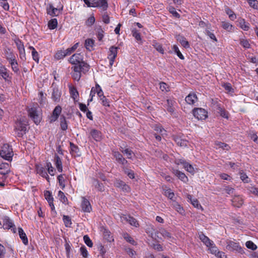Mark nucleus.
<instances>
[{
  "label": "nucleus",
  "mask_w": 258,
  "mask_h": 258,
  "mask_svg": "<svg viewBox=\"0 0 258 258\" xmlns=\"http://www.w3.org/2000/svg\"><path fill=\"white\" fill-rule=\"evenodd\" d=\"M18 232H19V234L20 237L22 239L23 243L25 245H27L28 243V238H27V237L25 233L22 229V228L19 227L18 228Z\"/></svg>",
  "instance_id": "c756f323"
},
{
  "label": "nucleus",
  "mask_w": 258,
  "mask_h": 258,
  "mask_svg": "<svg viewBox=\"0 0 258 258\" xmlns=\"http://www.w3.org/2000/svg\"><path fill=\"white\" fill-rule=\"evenodd\" d=\"M0 6L3 7L5 11H9V5L7 0H0Z\"/></svg>",
  "instance_id": "69168bd1"
},
{
  "label": "nucleus",
  "mask_w": 258,
  "mask_h": 258,
  "mask_svg": "<svg viewBox=\"0 0 258 258\" xmlns=\"http://www.w3.org/2000/svg\"><path fill=\"white\" fill-rule=\"evenodd\" d=\"M96 35L99 41H101L104 37V31L101 26H97L95 28Z\"/></svg>",
  "instance_id": "c9c22d12"
},
{
  "label": "nucleus",
  "mask_w": 258,
  "mask_h": 258,
  "mask_svg": "<svg viewBox=\"0 0 258 258\" xmlns=\"http://www.w3.org/2000/svg\"><path fill=\"white\" fill-rule=\"evenodd\" d=\"M44 196H45V199L47 201L48 203L49 202L53 201V198L52 197L51 193L49 191H48V190L45 191H44Z\"/></svg>",
  "instance_id": "6e6d98bb"
},
{
  "label": "nucleus",
  "mask_w": 258,
  "mask_h": 258,
  "mask_svg": "<svg viewBox=\"0 0 258 258\" xmlns=\"http://www.w3.org/2000/svg\"><path fill=\"white\" fill-rule=\"evenodd\" d=\"M57 20L55 18L51 19L48 23V27L50 29H54L57 27Z\"/></svg>",
  "instance_id": "a19ab883"
},
{
  "label": "nucleus",
  "mask_w": 258,
  "mask_h": 258,
  "mask_svg": "<svg viewBox=\"0 0 258 258\" xmlns=\"http://www.w3.org/2000/svg\"><path fill=\"white\" fill-rule=\"evenodd\" d=\"M232 204L234 207L239 208L240 207L242 204H243V201L242 199L239 196H235L232 200Z\"/></svg>",
  "instance_id": "4be33fe9"
},
{
  "label": "nucleus",
  "mask_w": 258,
  "mask_h": 258,
  "mask_svg": "<svg viewBox=\"0 0 258 258\" xmlns=\"http://www.w3.org/2000/svg\"><path fill=\"white\" fill-rule=\"evenodd\" d=\"M70 145L71 148V154L75 156L76 155L79 156V149L78 147L72 142L70 143Z\"/></svg>",
  "instance_id": "72a5a7b5"
},
{
  "label": "nucleus",
  "mask_w": 258,
  "mask_h": 258,
  "mask_svg": "<svg viewBox=\"0 0 258 258\" xmlns=\"http://www.w3.org/2000/svg\"><path fill=\"white\" fill-rule=\"evenodd\" d=\"M164 194L170 200H172L174 196V192H173L170 188L165 190Z\"/></svg>",
  "instance_id": "0e129e2a"
},
{
  "label": "nucleus",
  "mask_w": 258,
  "mask_h": 258,
  "mask_svg": "<svg viewBox=\"0 0 258 258\" xmlns=\"http://www.w3.org/2000/svg\"><path fill=\"white\" fill-rule=\"evenodd\" d=\"M173 140L180 147H185L187 146L188 142L186 140L182 139L180 137L177 136L173 137Z\"/></svg>",
  "instance_id": "b1692460"
},
{
  "label": "nucleus",
  "mask_w": 258,
  "mask_h": 258,
  "mask_svg": "<svg viewBox=\"0 0 258 258\" xmlns=\"http://www.w3.org/2000/svg\"><path fill=\"white\" fill-rule=\"evenodd\" d=\"M60 127L62 131H66L68 128V124L66 118L64 116H61L60 118Z\"/></svg>",
  "instance_id": "c03bdc74"
},
{
  "label": "nucleus",
  "mask_w": 258,
  "mask_h": 258,
  "mask_svg": "<svg viewBox=\"0 0 258 258\" xmlns=\"http://www.w3.org/2000/svg\"><path fill=\"white\" fill-rule=\"evenodd\" d=\"M80 252L81 255L84 258H88V251L85 246H82L80 248Z\"/></svg>",
  "instance_id": "338daca9"
},
{
  "label": "nucleus",
  "mask_w": 258,
  "mask_h": 258,
  "mask_svg": "<svg viewBox=\"0 0 258 258\" xmlns=\"http://www.w3.org/2000/svg\"><path fill=\"white\" fill-rule=\"evenodd\" d=\"M238 25L244 31H247L249 28V23L245 22V20L240 18L237 21Z\"/></svg>",
  "instance_id": "cd10ccee"
},
{
  "label": "nucleus",
  "mask_w": 258,
  "mask_h": 258,
  "mask_svg": "<svg viewBox=\"0 0 258 258\" xmlns=\"http://www.w3.org/2000/svg\"><path fill=\"white\" fill-rule=\"evenodd\" d=\"M4 54L6 59L9 61L16 58V56L13 53V51L9 47H6L4 49Z\"/></svg>",
  "instance_id": "dca6fc26"
},
{
  "label": "nucleus",
  "mask_w": 258,
  "mask_h": 258,
  "mask_svg": "<svg viewBox=\"0 0 258 258\" xmlns=\"http://www.w3.org/2000/svg\"><path fill=\"white\" fill-rule=\"evenodd\" d=\"M187 199L190 201L191 204L198 209H202V206L199 204V201L196 199H192V196L190 195H187Z\"/></svg>",
  "instance_id": "f704fd0d"
},
{
  "label": "nucleus",
  "mask_w": 258,
  "mask_h": 258,
  "mask_svg": "<svg viewBox=\"0 0 258 258\" xmlns=\"http://www.w3.org/2000/svg\"><path fill=\"white\" fill-rule=\"evenodd\" d=\"M14 41L19 50L20 58L23 60H25L26 54L23 43L19 38L16 39Z\"/></svg>",
  "instance_id": "0eeeda50"
},
{
  "label": "nucleus",
  "mask_w": 258,
  "mask_h": 258,
  "mask_svg": "<svg viewBox=\"0 0 258 258\" xmlns=\"http://www.w3.org/2000/svg\"><path fill=\"white\" fill-rule=\"evenodd\" d=\"M74 65V66L72 68V69H73L74 72L78 73L88 71L89 67V66L85 62H82L81 63Z\"/></svg>",
  "instance_id": "9d476101"
},
{
  "label": "nucleus",
  "mask_w": 258,
  "mask_h": 258,
  "mask_svg": "<svg viewBox=\"0 0 258 258\" xmlns=\"http://www.w3.org/2000/svg\"><path fill=\"white\" fill-rule=\"evenodd\" d=\"M67 55H68V54L66 50H60L58 51L56 53V54L55 55V57L57 59H60L63 58L64 57H65Z\"/></svg>",
  "instance_id": "58836bf2"
},
{
  "label": "nucleus",
  "mask_w": 258,
  "mask_h": 258,
  "mask_svg": "<svg viewBox=\"0 0 258 258\" xmlns=\"http://www.w3.org/2000/svg\"><path fill=\"white\" fill-rule=\"evenodd\" d=\"M174 51L176 53L177 55L181 59H184V57L183 55L182 54V53L180 52V51L179 50V48L178 46L176 45H174L173 46L172 48Z\"/></svg>",
  "instance_id": "052dcab7"
},
{
  "label": "nucleus",
  "mask_w": 258,
  "mask_h": 258,
  "mask_svg": "<svg viewBox=\"0 0 258 258\" xmlns=\"http://www.w3.org/2000/svg\"><path fill=\"white\" fill-rule=\"evenodd\" d=\"M81 207L82 210L85 212H90L92 209L90 202L85 197H82Z\"/></svg>",
  "instance_id": "a211bd4d"
},
{
  "label": "nucleus",
  "mask_w": 258,
  "mask_h": 258,
  "mask_svg": "<svg viewBox=\"0 0 258 258\" xmlns=\"http://www.w3.org/2000/svg\"><path fill=\"white\" fill-rule=\"evenodd\" d=\"M173 173L183 182H186V180H187V177L185 174L178 170L174 169L173 170Z\"/></svg>",
  "instance_id": "c85d7f7f"
},
{
  "label": "nucleus",
  "mask_w": 258,
  "mask_h": 258,
  "mask_svg": "<svg viewBox=\"0 0 258 258\" xmlns=\"http://www.w3.org/2000/svg\"><path fill=\"white\" fill-rule=\"evenodd\" d=\"M166 110L171 114H173L174 113V108L173 107V101L171 100L167 99L166 101Z\"/></svg>",
  "instance_id": "e433bc0d"
},
{
  "label": "nucleus",
  "mask_w": 258,
  "mask_h": 258,
  "mask_svg": "<svg viewBox=\"0 0 258 258\" xmlns=\"http://www.w3.org/2000/svg\"><path fill=\"white\" fill-rule=\"evenodd\" d=\"M246 246L251 250H255L257 248L256 245L251 241H248L245 243Z\"/></svg>",
  "instance_id": "680f3d73"
},
{
  "label": "nucleus",
  "mask_w": 258,
  "mask_h": 258,
  "mask_svg": "<svg viewBox=\"0 0 258 258\" xmlns=\"http://www.w3.org/2000/svg\"><path fill=\"white\" fill-rule=\"evenodd\" d=\"M122 221H126L130 223L131 225L137 227L139 226V223L137 220L134 217L130 215H123L121 217Z\"/></svg>",
  "instance_id": "2eb2a0df"
},
{
  "label": "nucleus",
  "mask_w": 258,
  "mask_h": 258,
  "mask_svg": "<svg viewBox=\"0 0 258 258\" xmlns=\"http://www.w3.org/2000/svg\"><path fill=\"white\" fill-rule=\"evenodd\" d=\"M125 252L132 258H135V255L136 252L135 250L131 248L125 247L124 248Z\"/></svg>",
  "instance_id": "e2e57ef3"
},
{
  "label": "nucleus",
  "mask_w": 258,
  "mask_h": 258,
  "mask_svg": "<svg viewBox=\"0 0 258 258\" xmlns=\"http://www.w3.org/2000/svg\"><path fill=\"white\" fill-rule=\"evenodd\" d=\"M217 110L218 113L220 114L221 116L226 118H228V113L224 109H223L220 106L218 105Z\"/></svg>",
  "instance_id": "5fc2aeb1"
},
{
  "label": "nucleus",
  "mask_w": 258,
  "mask_h": 258,
  "mask_svg": "<svg viewBox=\"0 0 258 258\" xmlns=\"http://www.w3.org/2000/svg\"><path fill=\"white\" fill-rule=\"evenodd\" d=\"M222 27L223 29L229 32L232 31L233 29V25L227 22H222Z\"/></svg>",
  "instance_id": "37998d69"
},
{
  "label": "nucleus",
  "mask_w": 258,
  "mask_h": 258,
  "mask_svg": "<svg viewBox=\"0 0 258 258\" xmlns=\"http://www.w3.org/2000/svg\"><path fill=\"white\" fill-rule=\"evenodd\" d=\"M194 116L200 119H205L208 117L207 111L202 108H195L192 110Z\"/></svg>",
  "instance_id": "423d86ee"
},
{
  "label": "nucleus",
  "mask_w": 258,
  "mask_h": 258,
  "mask_svg": "<svg viewBox=\"0 0 258 258\" xmlns=\"http://www.w3.org/2000/svg\"><path fill=\"white\" fill-rule=\"evenodd\" d=\"M93 7L98 8L105 11L108 8L107 1V0H96L95 5Z\"/></svg>",
  "instance_id": "f3484780"
},
{
  "label": "nucleus",
  "mask_w": 258,
  "mask_h": 258,
  "mask_svg": "<svg viewBox=\"0 0 258 258\" xmlns=\"http://www.w3.org/2000/svg\"><path fill=\"white\" fill-rule=\"evenodd\" d=\"M210 252L213 254L216 255L218 251V248L216 246L214 242H212V245L208 246Z\"/></svg>",
  "instance_id": "13d9d810"
},
{
  "label": "nucleus",
  "mask_w": 258,
  "mask_h": 258,
  "mask_svg": "<svg viewBox=\"0 0 258 258\" xmlns=\"http://www.w3.org/2000/svg\"><path fill=\"white\" fill-rule=\"evenodd\" d=\"M199 238L207 246L212 245L213 241L202 232L199 233Z\"/></svg>",
  "instance_id": "5701e85b"
},
{
  "label": "nucleus",
  "mask_w": 258,
  "mask_h": 258,
  "mask_svg": "<svg viewBox=\"0 0 258 258\" xmlns=\"http://www.w3.org/2000/svg\"><path fill=\"white\" fill-rule=\"evenodd\" d=\"M52 92L51 95L52 99L55 102H58L60 101L61 93V91L55 86H52Z\"/></svg>",
  "instance_id": "4468645a"
},
{
  "label": "nucleus",
  "mask_w": 258,
  "mask_h": 258,
  "mask_svg": "<svg viewBox=\"0 0 258 258\" xmlns=\"http://www.w3.org/2000/svg\"><path fill=\"white\" fill-rule=\"evenodd\" d=\"M58 196L61 202L64 204H67L68 202V199L62 191L59 190L58 193Z\"/></svg>",
  "instance_id": "8fccbe9b"
},
{
  "label": "nucleus",
  "mask_w": 258,
  "mask_h": 258,
  "mask_svg": "<svg viewBox=\"0 0 258 258\" xmlns=\"http://www.w3.org/2000/svg\"><path fill=\"white\" fill-rule=\"evenodd\" d=\"M215 145L219 148H222L223 150H228L230 147L228 145L221 142H216Z\"/></svg>",
  "instance_id": "3c124183"
},
{
  "label": "nucleus",
  "mask_w": 258,
  "mask_h": 258,
  "mask_svg": "<svg viewBox=\"0 0 258 258\" xmlns=\"http://www.w3.org/2000/svg\"><path fill=\"white\" fill-rule=\"evenodd\" d=\"M63 221L64 225L67 227H71L72 224L71 219L69 216L63 215Z\"/></svg>",
  "instance_id": "864d4df0"
},
{
  "label": "nucleus",
  "mask_w": 258,
  "mask_h": 258,
  "mask_svg": "<svg viewBox=\"0 0 258 258\" xmlns=\"http://www.w3.org/2000/svg\"><path fill=\"white\" fill-rule=\"evenodd\" d=\"M113 156L115 158L116 160L119 164L123 165L127 163V161L123 157V156L118 151L114 152Z\"/></svg>",
  "instance_id": "6ab92c4d"
},
{
  "label": "nucleus",
  "mask_w": 258,
  "mask_h": 258,
  "mask_svg": "<svg viewBox=\"0 0 258 258\" xmlns=\"http://www.w3.org/2000/svg\"><path fill=\"white\" fill-rule=\"evenodd\" d=\"M0 155L4 159L11 161L14 155L12 147L7 144H4L0 151Z\"/></svg>",
  "instance_id": "7ed1b4c3"
},
{
  "label": "nucleus",
  "mask_w": 258,
  "mask_h": 258,
  "mask_svg": "<svg viewBox=\"0 0 258 258\" xmlns=\"http://www.w3.org/2000/svg\"><path fill=\"white\" fill-rule=\"evenodd\" d=\"M37 173L40 174L42 177L45 178L47 181H48L49 176L47 174L45 167H43L42 166H38L37 167Z\"/></svg>",
  "instance_id": "393cba45"
},
{
  "label": "nucleus",
  "mask_w": 258,
  "mask_h": 258,
  "mask_svg": "<svg viewBox=\"0 0 258 258\" xmlns=\"http://www.w3.org/2000/svg\"><path fill=\"white\" fill-rule=\"evenodd\" d=\"M114 185L118 188H120L122 191L129 192L131 191L130 187L126 184L124 181L119 179H116L114 181Z\"/></svg>",
  "instance_id": "1a4fd4ad"
},
{
  "label": "nucleus",
  "mask_w": 258,
  "mask_h": 258,
  "mask_svg": "<svg viewBox=\"0 0 258 258\" xmlns=\"http://www.w3.org/2000/svg\"><path fill=\"white\" fill-rule=\"evenodd\" d=\"M27 125L28 122L24 119H20L16 121L14 130L17 132V135L18 137H23L26 134Z\"/></svg>",
  "instance_id": "f257e3e1"
},
{
  "label": "nucleus",
  "mask_w": 258,
  "mask_h": 258,
  "mask_svg": "<svg viewBox=\"0 0 258 258\" xmlns=\"http://www.w3.org/2000/svg\"><path fill=\"white\" fill-rule=\"evenodd\" d=\"M90 134L92 138L96 141H99L101 139V133L96 129H92Z\"/></svg>",
  "instance_id": "412c9836"
},
{
  "label": "nucleus",
  "mask_w": 258,
  "mask_h": 258,
  "mask_svg": "<svg viewBox=\"0 0 258 258\" xmlns=\"http://www.w3.org/2000/svg\"><path fill=\"white\" fill-rule=\"evenodd\" d=\"M94 40L91 38L87 39L85 41V46L86 48L89 51L94 50Z\"/></svg>",
  "instance_id": "a878e982"
},
{
  "label": "nucleus",
  "mask_w": 258,
  "mask_h": 258,
  "mask_svg": "<svg viewBox=\"0 0 258 258\" xmlns=\"http://www.w3.org/2000/svg\"><path fill=\"white\" fill-rule=\"evenodd\" d=\"M2 219L3 222V227L4 229H11V231L14 233H15L16 232V228L10 218L7 216H5L2 218Z\"/></svg>",
  "instance_id": "39448f33"
},
{
  "label": "nucleus",
  "mask_w": 258,
  "mask_h": 258,
  "mask_svg": "<svg viewBox=\"0 0 258 258\" xmlns=\"http://www.w3.org/2000/svg\"><path fill=\"white\" fill-rule=\"evenodd\" d=\"M70 94L72 98H74V99H76L79 93L77 91V89L75 88H71L70 89Z\"/></svg>",
  "instance_id": "774afa93"
},
{
  "label": "nucleus",
  "mask_w": 258,
  "mask_h": 258,
  "mask_svg": "<svg viewBox=\"0 0 258 258\" xmlns=\"http://www.w3.org/2000/svg\"><path fill=\"white\" fill-rule=\"evenodd\" d=\"M225 11H226V14L229 15V17L231 20L233 21L236 19V15L229 8H226Z\"/></svg>",
  "instance_id": "603ef678"
},
{
  "label": "nucleus",
  "mask_w": 258,
  "mask_h": 258,
  "mask_svg": "<svg viewBox=\"0 0 258 258\" xmlns=\"http://www.w3.org/2000/svg\"><path fill=\"white\" fill-rule=\"evenodd\" d=\"M173 208L179 213L183 214L184 213V210L182 207H181L178 203L173 202L172 204Z\"/></svg>",
  "instance_id": "4c0bfd02"
},
{
  "label": "nucleus",
  "mask_w": 258,
  "mask_h": 258,
  "mask_svg": "<svg viewBox=\"0 0 258 258\" xmlns=\"http://www.w3.org/2000/svg\"><path fill=\"white\" fill-rule=\"evenodd\" d=\"M198 97L195 93H189L185 98V101L189 104H194L198 101Z\"/></svg>",
  "instance_id": "aec40b11"
},
{
  "label": "nucleus",
  "mask_w": 258,
  "mask_h": 258,
  "mask_svg": "<svg viewBox=\"0 0 258 258\" xmlns=\"http://www.w3.org/2000/svg\"><path fill=\"white\" fill-rule=\"evenodd\" d=\"M103 236L104 239L109 242H111L114 240L110 232L106 229L104 231Z\"/></svg>",
  "instance_id": "a18cd8bd"
},
{
  "label": "nucleus",
  "mask_w": 258,
  "mask_h": 258,
  "mask_svg": "<svg viewBox=\"0 0 258 258\" xmlns=\"http://www.w3.org/2000/svg\"><path fill=\"white\" fill-rule=\"evenodd\" d=\"M29 116L36 124H38L42 119L41 113L37 107H32L28 109Z\"/></svg>",
  "instance_id": "f03ea898"
},
{
  "label": "nucleus",
  "mask_w": 258,
  "mask_h": 258,
  "mask_svg": "<svg viewBox=\"0 0 258 258\" xmlns=\"http://www.w3.org/2000/svg\"><path fill=\"white\" fill-rule=\"evenodd\" d=\"M47 14L51 17L57 16L60 14V10L54 8L51 4L47 5L46 7Z\"/></svg>",
  "instance_id": "ddd939ff"
},
{
  "label": "nucleus",
  "mask_w": 258,
  "mask_h": 258,
  "mask_svg": "<svg viewBox=\"0 0 258 258\" xmlns=\"http://www.w3.org/2000/svg\"><path fill=\"white\" fill-rule=\"evenodd\" d=\"M93 184L98 191H103L104 190L103 184L100 182L97 179H93Z\"/></svg>",
  "instance_id": "473e14b6"
},
{
  "label": "nucleus",
  "mask_w": 258,
  "mask_h": 258,
  "mask_svg": "<svg viewBox=\"0 0 258 258\" xmlns=\"http://www.w3.org/2000/svg\"><path fill=\"white\" fill-rule=\"evenodd\" d=\"M226 249L230 251H236L241 254L244 253V250L240 246L238 243L235 242L230 240H227Z\"/></svg>",
  "instance_id": "20e7f679"
},
{
  "label": "nucleus",
  "mask_w": 258,
  "mask_h": 258,
  "mask_svg": "<svg viewBox=\"0 0 258 258\" xmlns=\"http://www.w3.org/2000/svg\"><path fill=\"white\" fill-rule=\"evenodd\" d=\"M153 45L154 47L156 49V50L158 51L159 52L162 54L164 53V49L161 44L157 42H154Z\"/></svg>",
  "instance_id": "bf43d9fd"
},
{
  "label": "nucleus",
  "mask_w": 258,
  "mask_h": 258,
  "mask_svg": "<svg viewBox=\"0 0 258 258\" xmlns=\"http://www.w3.org/2000/svg\"><path fill=\"white\" fill-rule=\"evenodd\" d=\"M10 63L12 70L17 74H20V70L18 68V63L16 58L12 59L11 61H9Z\"/></svg>",
  "instance_id": "7c9ffc66"
},
{
  "label": "nucleus",
  "mask_w": 258,
  "mask_h": 258,
  "mask_svg": "<svg viewBox=\"0 0 258 258\" xmlns=\"http://www.w3.org/2000/svg\"><path fill=\"white\" fill-rule=\"evenodd\" d=\"M70 62L72 64H77L82 62H85L83 60V56L80 53L74 54L69 59Z\"/></svg>",
  "instance_id": "f8f14e48"
},
{
  "label": "nucleus",
  "mask_w": 258,
  "mask_h": 258,
  "mask_svg": "<svg viewBox=\"0 0 258 258\" xmlns=\"http://www.w3.org/2000/svg\"><path fill=\"white\" fill-rule=\"evenodd\" d=\"M123 238L126 240V241L129 242L130 243L136 245L137 242L134 240V239L127 233L124 234Z\"/></svg>",
  "instance_id": "09e8293b"
},
{
  "label": "nucleus",
  "mask_w": 258,
  "mask_h": 258,
  "mask_svg": "<svg viewBox=\"0 0 258 258\" xmlns=\"http://www.w3.org/2000/svg\"><path fill=\"white\" fill-rule=\"evenodd\" d=\"M118 48V47L114 46H112L109 48V54L108 58L109 60V65L110 66H112L114 63V59L117 56Z\"/></svg>",
  "instance_id": "6e6552de"
},
{
  "label": "nucleus",
  "mask_w": 258,
  "mask_h": 258,
  "mask_svg": "<svg viewBox=\"0 0 258 258\" xmlns=\"http://www.w3.org/2000/svg\"><path fill=\"white\" fill-rule=\"evenodd\" d=\"M84 241L85 244L89 247H92L93 246V242L90 239L88 235H85L83 237Z\"/></svg>",
  "instance_id": "4d7b16f0"
},
{
  "label": "nucleus",
  "mask_w": 258,
  "mask_h": 258,
  "mask_svg": "<svg viewBox=\"0 0 258 258\" xmlns=\"http://www.w3.org/2000/svg\"><path fill=\"white\" fill-rule=\"evenodd\" d=\"M176 40L180 43L181 45L185 48H189L190 45L184 37L178 35L176 36Z\"/></svg>",
  "instance_id": "bb28decb"
},
{
  "label": "nucleus",
  "mask_w": 258,
  "mask_h": 258,
  "mask_svg": "<svg viewBox=\"0 0 258 258\" xmlns=\"http://www.w3.org/2000/svg\"><path fill=\"white\" fill-rule=\"evenodd\" d=\"M61 112V107L59 105L56 106L52 111V114L49 117V122L52 123L57 119Z\"/></svg>",
  "instance_id": "9b49d317"
},
{
  "label": "nucleus",
  "mask_w": 258,
  "mask_h": 258,
  "mask_svg": "<svg viewBox=\"0 0 258 258\" xmlns=\"http://www.w3.org/2000/svg\"><path fill=\"white\" fill-rule=\"evenodd\" d=\"M159 233L165 238L170 239L172 237L171 234L165 229L161 228L159 229Z\"/></svg>",
  "instance_id": "79ce46f5"
},
{
  "label": "nucleus",
  "mask_w": 258,
  "mask_h": 258,
  "mask_svg": "<svg viewBox=\"0 0 258 258\" xmlns=\"http://www.w3.org/2000/svg\"><path fill=\"white\" fill-rule=\"evenodd\" d=\"M55 165L58 172H61L62 171V162L60 158L57 155H55L54 158Z\"/></svg>",
  "instance_id": "2f4dec72"
},
{
  "label": "nucleus",
  "mask_w": 258,
  "mask_h": 258,
  "mask_svg": "<svg viewBox=\"0 0 258 258\" xmlns=\"http://www.w3.org/2000/svg\"><path fill=\"white\" fill-rule=\"evenodd\" d=\"M0 74L5 80L9 77L7 69L3 65H0Z\"/></svg>",
  "instance_id": "ea45409f"
},
{
  "label": "nucleus",
  "mask_w": 258,
  "mask_h": 258,
  "mask_svg": "<svg viewBox=\"0 0 258 258\" xmlns=\"http://www.w3.org/2000/svg\"><path fill=\"white\" fill-rule=\"evenodd\" d=\"M123 170L125 174H126L131 179H134L135 178L134 172L126 167H123Z\"/></svg>",
  "instance_id": "49530a36"
},
{
  "label": "nucleus",
  "mask_w": 258,
  "mask_h": 258,
  "mask_svg": "<svg viewBox=\"0 0 258 258\" xmlns=\"http://www.w3.org/2000/svg\"><path fill=\"white\" fill-rule=\"evenodd\" d=\"M45 167L46 168H47L49 174H50L51 176L54 175L55 169L52 167L50 162H46Z\"/></svg>",
  "instance_id": "de8ad7c7"
}]
</instances>
